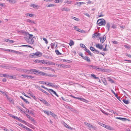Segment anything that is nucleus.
I'll return each instance as SVG.
<instances>
[{"label": "nucleus", "mask_w": 131, "mask_h": 131, "mask_svg": "<svg viewBox=\"0 0 131 131\" xmlns=\"http://www.w3.org/2000/svg\"><path fill=\"white\" fill-rule=\"evenodd\" d=\"M33 35L32 34H30L29 33L28 35L25 37H24V38L25 40L28 43L30 44H32L34 43V40L32 37Z\"/></svg>", "instance_id": "1"}, {"label": "nucleus", "mask_w": 131, "mask_h": 131, "mask_svg": "<svg viewBox=\"0 0 131 131\" xmlns=\"http://www.w3.org/2000/svg\"><path fill=\"white\" fill-rule=\"evenodd\" d=\"M42 55V53L39 52L37 51L36 53H33L30 54L29 57L31 58H35L36 57H40Z\"/></svg>", "instance_id": "2"}, {"label": "nucleus", "mask_w": 131, "mask_h": 131, "mask_svg": "<svg viewBox=\"0 0 131 131\" xmlns=\"http://www.w3.org/2000/svg\"><path fill=\"white\" fill-rule=\"evenodd\" d=\"M97 24L99 26H105L106 24V22L103 19H100L97 21Z\"/></svg>", "instance_id": "3"}, {"label": "nucleus", "mask_w": 131, "mask_h": 131, "mask_svg": "<svg viewBox=\"0 0 131 131\" xmlns=\"http://www.w3.org/2000/svg\"><path fill=\"white\" fill-rule=\"evenodd\" d=\"M36 71V69H31L29 70L27 69L26 73L31 74L34 72H35Z\"/></svg>", "instance_id": "4"}, {"label": "nucleus", "mask_w": 131, "mask_h": 131, "mask_svg": "<svg viewBox=\"0 0 131 131\" xmlns=\"http://www.w3.org/2000/svg\"><path fill=\"white\" fill-rule=\"evenodd\" d=\"M106 37L105 35H104L102 38L99 37L100 42L102 43H103L106 39Z\"/></svg>", "instance_id": "5"}, {"label": "nucleus", "mask_w": 131, "mask_h": 131, "mask_svg": "<svg viewBox=\"0 0 131 131\" xmlns=\"http://www.w3.org/2000/svg\"><path fill=\"white\" fill-rule=\"evenodd\" d=\"M57 66L59 67H62V68H68L69 67V66L64 65L63 64H56Z\"/></svg>", "instance_id": "6"}, {"label": "nucleus", "mask_w": 131, "mask_h": 131, "mask_svg": "<svg viewBox=\"0 0 131 131\" xmlns=\"http://www.w3.org/2000/svg\"><path fill=\"white\" fill-rule=\"evenodd\" d=\"M39 100L43 103L44 104H45L46 105L49 106L50 105L45 100L41 98Z\"/></svg>", "instance_id": "7"}, {"label": "nucleus", "mask_w": 131, "mask_h": 131, "mask_svg": "<svg viewBox=\"0 0 131 131\" xmlns=\"http://www.w3.org/2000/svg\"><path fill=\"white\" fill-rule=\"evenodd\" d=\"M35 72H36L37 73L39 74H40L42 75H46V73H45L42 71H40L39 70H38L36 69V71H35Z\"/></svg>", "instance_id": "8"}, {"label": "nucleus", "mask_w": 131, "mask_h": 131, "mask_svg": "<svg viewBox=\"0 0 131 131\" xmlns=\"http://www.w3.org/2000/svg\"><path fill=\"white\" fill-rule=\"evenodd\" d=\"M95 46L97 48L99 49L100 50H102L103 48V46L102 44L101 45L99 43H97L96 44Z\"/></svg>", "instance_id": "9"}, {"label": "nucleus", "mask_w": 131, "mask_h": 131, "mask_svg": "<svg viewBox=\"0 0 131 131\" xmlns=\"http://www.w3.org/2000/svg\"><path fill=\"white\" fill-rule=\"evenodd\" d=\"M19 32L20 33L22 34H23L24 35H25L24 37L27 36L28 35V34H29V33L28 32H26L23 30H21L20 31H19Z\"/></svg>", "instance_id": "10"}, {"label": "nucleus", "mask_w": 131, "mask_h": 131, "mask_svg": "<svg viewBox=\"0 0 131 131\" xmlns=\"http://www.w3.org/2000/svg\"><path fill=\"white\" fill-rule=\"evenodd\" d=\"M111 25V23L108 22L106 24V28L108 31H109L110 30V28Z\"/></svg>", "instance_id": "11"}, {"label": "nucleus", "mask_w": 131, "mask_h": 131, "mask_svg": "<svg viewBox=\"0 0 131 131\" xmlns=\"http://www.w3.org/2000/svg\"><path fill=\"white\" fill-rule=\"evenodd\" d=\"M93 69H96L98 71H103V70H102V69L99 68L98 66H93Z\"/></svg>", "instance_id": "12"}, {"label": "nucleus", "mask_w": 131, "mask_h": 131, "mask_svg": "<svg viewBox=\"0 0 131 131\" xmlns=\"http://www.w3.org/2000/svg\"><path fill=\"white\" fill-rule=\"evenodd\" d=\"M39 88V90H40V91H42V92L45 93L48 96H49V95L50 94L48 93L46 91H45V90H43L40 87H39V88Z\"/></svg>", "instance_id": "13"}, {"label": "nucleus", "mask_w": 131, "mask_h": 131, "mask_svg": "<svg viewBox=\"0 0 131 131\" xmlns=\"http://www.w3.org/2000/svg\"><path fill=\"white\" fill-rule=\"evenodd\" d=\"M111 91L115 95V96L120 101H121V100H120V97L119 96H118V95L115 93L112 90H111Z\"/></svg>", "instance_id": "14"}, {"label": "nucleus", "mask_w": 131, "mask_h": 131, "mask_svg": "<svg viewBox=\"0 0 131 131\" xmlns=\"http://www.w3.org/2000/svg\"><path fill=\"white\" fill-rule=\"evenodd\" d=\"M83 59H84L85 60H86L87 62H90V58L88 57H87L86 56H85L84 57Z\"/></svg>", "instance_id": "15"}, {"label": "nucleus", "mask_w": 131, "mask_h": 131, "mask_svg": "<svg viewBox=\"0 0 131 131\" xmlns=\"http://www.w3.org/2000/svg\"><path fill=\"white\" fill-rule=\"evenodd\" d=\"M20 97L26 103L28 104L29 103V102L26 99H24L22 96H20Z\"/></svg>", "instance_id": "16"}, {"label": "nucleus", "mask_w": 131, "mask_h": 131, "mask_svg": "<svg viewBox=\"0 0 131 131\" xmlns=\"http://www.w3.org/2000/svg\"><path fill=\"white\" fill-rule=\"evenodd\" d=\"M30 6L34 8H39V6L38 5H36L35 4H33L30 5Z\"/></svg>", "instance_id": "17"}, {"label": "nucleus", "mask_w": 131, "mask_h": 131, "mask_svg": "<svg viewBox=\"0 0 131 131\" xmlns=\"http://www.w3.org/2000/svg\"><path fill=\"white\" fill-rule=\"evenodd\" d=\"M123 101L124 103L126 104H128L129 103V102L128 101L125 99H123Z\"/></svg>", "instance_id": "18"}, {"label": "nucleus", "mask_w": 131, "mask_h": 131, "mask_svg": "<svg viewBox=\"0 0 131 131\" xmlns=\"http://www.w3.org/2000/svg\"><path fill=\"white\" fill-rule=\"evenodd\" d=\"M8 78H9L10 79H16V77L15 76H13L12 75H8Z\"/></svg>", "instance_id": "19"}, {"label": "nucleus", "mask_w": 131, "mask_h": 131, "mask_svg": "<svg viewBox=\"0 0 131 131\" xmlns=\"http://www.w3.org/2000/svg\"><path fill=\"white\" fill-rule=\"evenodd\" d=\"M116 119H120L121 120L124 121H125L126 119V118H121L120 117H116Z\"/></svg>", "instance_id": "20"}, {"label": "nucleus", "mask_w": 131, "mask_h": 131, "mask_svg": "<svg viewBox=\"0 0 131 131\" xmlns=\"http://www.w3.org/2000/svg\"><path fill=\"white\" fill-rule=\"evenodd\" d=\"M54 5L53 4H48L46 5V7H52L54 6Z\"/></svg>", "instance_id": "21"}, {"label": "nucleus", "mask_w": 131, "mask_h": 131, "mask_svg": "<svg viewBox=\"0 0 131 131\" xmlns=\"http://www.w3.org/2000/svg\"><path fill=\"white\" fill-rule=\"evenodd\" d=\"M71 19H74L75 20H76L77 21L79 20L78 18L73 16H71Z\"/></svg>", "instance_id": "22"}, {"label": "nucleus", "mask_w": 131, "mask_h": 131, "mask_svg": "<svg viewBox=\"0 0 131 131\" xmlns=\"http://www.w3.org/2000/svg\"><path fill=\"white\" fill-rule=\"evenodd\" d=\"M91 76L92 77L94 78L95 79H99V78L98 77H96V76L94 74H91Z\"/></svg>", "instance_id": "23"}, {"label": "nucleus", "mask_w": 131, "mask_h": 131, "mask_svg": "<svg viewBox=\"0 0 131 131\" xmlns=\"http://www.w3.org/2000/svg\"><path fill=\"white\" fill-rule=\"evenodd\" d=\"M111 27L113 29H115L116 28V25L114 24L111 23Z\"/></svg>", "instance_id": "24"}, {"label": "nucleus", "mask_w": 131, "mask_h": 131, "mask_svg": "<svg viewBox=\"0 0 131 131\" xmlns=\"http://www.w3.org/2000/svg\"><path fill=\"white\" fill-rule=\"evenodd\" d=\"M17 120L20 122L23 123H26L25 121L21 119L18 118V119H17Z\"/></svg>", "instance_id": "25"}, {"label": "nucleus", "mask_w": 131, "mask_h": 131, "mask_svg": "<svg viewBox=\"0 0 131 131\" xmlns=\"http://www.w3.org/2000/svg\"><path fill=\"white\" fill-rule=\"evenodd\" d=\"M61 10L62 11H67L68 10H69L70 9L68 8H62L61 9Z\"/></svg>", "instance_id": "26"}, {"label": "nucleus", "mask_w": 131, "mask_h": 131, "mask_svg": "<svg viewBox=\"0 0 131 131\" xmlns=\"http://www.w3.org/2000/svg\"><path fill=\"white\" fill-rule=\"evenodd\" d=\"M35 111L33 110L32 109L30 110L29 113L31 114L34 115V113Z\"/></svg>", "instance_id": "27"}, {"label": "nucleus", "mask_w": 131, "mask_h": 131, "mask_svg": "<svg viewBox=\"0 0 131 131\" xmlns=\"http://www.w3.org/2000/svg\"><path fill=\"white\" fill-rule=\"evenodd\" d=\"M55 52L58 55H61L62 54V53L60 52L59 51L57 50H55Z\"/></svg>", "instance_id": "28"}, {"label": "nucleus", "mask_w": 131, "mask_h": 131, "mask_svg": "<svg viewBox=\"0 0 131 131\" xmlns=\"http://www.w3.org/2000/svg\"><path fill=\"white\" fill-rule=\"evenodd\" d=\"M64 126L65 127L69 129H71V127L70 126H68V125L65 123L64 124Z\"/></svg>", "instance_id": "29"}, {"label": "nucleus", "mask_w": 131, "mask_h": 131, "mask_svg": "<svg viewBox=\"0 0 131 131\" xmlns=\"http://www.w3.org/2000/svg\"><path fill=\"white\" fill-rule=\"evenodd\" d=\"M70 41V43H69V44L70 46H71L74 45V42L72 40H71Z\"/></svg>", "instance_id": "30"}, {"label": "nucleus", "mask_w": 131, "mask_h": 131, "mask_svg": "<svg viewBox=\"0 0 131 131\" xmlns=\"http://www.w3.org/2000/svg\"><path fill=\"white\" fill-rule=\"evenodd\" d=\"M27 21L28 22H29L30 23H34L35 24V23L34 21H32L31 20H30L29 19H28L27 20Z\"/></svg>", "instance_id": "31"}, {"label": "nucleus", "mask_w": 131, "mask_h": 131, "mask_svg": "<svg viewBox=\"0 0 131 131\" xmlns=\"http://www.w3.org/2000/svg\"><path fill=\"white\" fill-rule=\"evenodd\" d=\"M39 83L40 84H46V83H48V82H44L42 81H39Z\"/></svg>", "instance_id": "32"}, {"label": "nucleus", "mask_w": 131, "mask_h": 131, "mask_svg": "<svg viewBox=\"0 0 131 131\" xmlns=\"http://www.w3.org/2000/svg\"><path fill=\"white\" fill-rule=\"evenodd\" d=\"M16 68V70L19 71V72H23V69L18 68Z\"/></svg>", "instance_id": "33"}, {"label": "nucleus", "mask_w": 131, "mask_h": 131, "mask_svg": "<svg viewBox=\"0 0 131 131\" xmlns=\"http://www.w3.org/2000/svg\"><path fill=\"white\" fill-rule=\"evenodd\" d=\"M16 107L18 110L22 112L23 111V108H21L20 107L17 106H16Z\"/></svg>", "instance_id": "34"}, {"label": "nucleus", "mask_w": 131, "mask_h": 131, "mask_svg": "<svg viewBox=\"0 0 131 131\" xmlns=\"http://www.w3.org/2000/svg\"><path fill=\"white\" fill-rule=\"evenodd\" d=\"M108 81H110L111 83H113L114 82L113 80L110 78H108Z\"/></svg>", "instance_id": "35"}, {"label": "nucleus", "mask_w": 131, "mask_h": 131, "mask_svg": "<svg viewBox=\"0 0 131 131\" xmlns=\"http://www.w3.org/2000/svg\"><path fill=\"white\" fill-rule=\"evenodd\" d=\"M35 77L31 75H28V78L30 79H32L33 78H35Z\"/></svg>", "instance_id": "36"}, {"label": "nucleus", "mask_w": 131, "mask_h": 131, "mask_svg": "<svg viewBox=\"0 0 131 131\" xmlns=\"http://www.w3.org/2000/svg\"><path fill=\"white\" fill-rule=\"evenodd\" d=\"M80 101L85 102H87L88 101L87 100L83 98H81V99H80Z\"/></svg>", "instance_id": "37"}, {"label": "nucleus", "mask_w": 131, "mask_h": 131, "mask_svg": "<svg viewBox=\"0 0 131 131\" xmlns=\"http://www.w3.org/2000/svg\"><path fill=\"white\" fill-rule=\"evenodd\" d=\"M93 52L94 53L98 54L100 53L97 50L95 49L93 51Z\"/></svg>", "instance_id": "38"}, {"label": "nucleus", "mask_w": 131, "mask_h": 131, "mask_svg": "<svg viewBox=\"0 0 131 131\" xmlns=\"http://www.w3.org/2000/svg\"><path fill=\"white\" fill-rule=\"evenodd\" d=\"M43 69L44 70H50L51 68L47 67H44L43 68Z\"/></svg>", "instance_id": "39"}, {"label": "nucleus", "mask_w": 131, "mask_h": 131, "mask_svg": "<svg viewBox=\"0 0 131 131\" xmlns=\"http://www.w3.org/2000/svg\"><path fill=\"white\" fill-rule=\"evenodd\" d=\"M43 112L45 114H47L48 115H49V112L46 111V110H43Z\"/></svg>", "instance_id": "40"}, {"label": "nucleus", "mask_w": 131, "mask_h": 131, "mask_svg": "<svg viewBox=\"0 0 131 131\" xmlns=\"http://www.w3.org/2000/svg\"><path fill=\"white\" fill-rule=\"evenodd\" d=\"M28 75L26 74H22L21 76H23V77L25 78H27L28 77Z\"/></svg>", "instance_id": "41"}, {"label": "nucleus", "mask_w": 131, "mask_h": 131, "mask_svg": "<svg viewBox=\"0 0 131 131\" xmlns=\"http://www.w3.org/2000/svg\"><path fill=\"white\" fill-rule=\"evenodd\" d=\"M90 49L92 51H93L95 49L94 47L91 46L90 47Z\"/></svg>", "instance_id": "42"}, {"label": "nucleus", "mask_w": 131, "mask_h": 131, "mask_svg": "<svg viewBox=\"0 0 131 131\" xmlns=\"http://www.w3.org/2000/svg\"><path fill=\"white\" fill-rule=\"evenodd\" d=\"M53 84V83H49L48 84H47V85H49V86L52 87Z\"/></svg>", "instance_id": "43"}, {"label": "nucleus", "mask_w": 131, "mask_h": 131, "mask_svg": "<svg viewBox=\"0 0 131 131\" xmlns=\"http://www.w3.org/2000/svg\"><path fill=\"white\" fill-rule=\"evenodd\" d=\"M99 124H100V125L104 127H105L106 126V125L105 124H103L101 123H100V122H99Z\"/></svg>", "instance_id": "44"}, {"label": "nucleus", "mask_w": 131, "mask_h": 131, "mask_svg": "<svg viewBox=\"0 0 131 131\" xmlns=\"http://www.w3.org/2000/svg\"><path fill=\"white\" fill-rule=\"evenodd\" d=\"M6 97L7 98V100L9 101L10 102L12 101V100L10 98H9L8 96L6 95Z\"/></svg>", "instance_id": "45"}, {"label": "nucleus", "mask_w": 131, "mask_h": 131, "mask_svg": "<svg viewBox=\"0 0 131 131\" xmlns=\"http://www.w3.org/2000/svg\"><path fill=\"white\" fill-rule=\"evenodd\" d=\"M43 40L45 41V43L46 44H47L48 43V42L47 41V39L45 38H43Z\"/></svg>", "instance_id": "46"}, {"label": "nucleus", "mask_w": 131, "mask_h": 131, "mask_svg": "<svg viewBox=\"0 0 131 131\" xmlns=\"http://www.w3.org/2000/svg\"><path fill=\"white\" fill-rule=\"evenodd\" d=\"M102 81L104 84L105 85H106V82L105 80L104 79L103 80H102Z\"/></svg>", "instance_id": "47"}, {"label": "nucleus", "mask_w": 131, "mask_h": 131, "mask_svg": "<svg viewBox=\"0 0 131 131\" xmlns=\"http://www.w3.org/2000/svg\"><path fill=\"white\" fill-rule=\"evenodd\" d=\"M101 111L104 114H105V115H108V113H107V112H105V111H104V110H101Z\"/></svg>", "instance_id": "48"}, {"label": "nucleus", "mask_w": 131, "mask_h": 131, "mask_svg": "<svg viewBox=\"0 0 131 131\" xmlns=\"http://www.w3.org/2000/svg\"><path fill=\"white\" fill-rule=\"evenodd\" d=\"M87 52L91 56H92V54L91 52L89 50H88V51Z\"/></svg>", "instance_id": "49"}, {"label": "nucleus", "mask_w": 131, "mask_h": 131, "mask_svg": "<svg viewBox=\"0 0 131 131\" xmlns=\"http://www.w3.org/2000/svg\"><path fill=\"white\" fill-rule=\"evenodd\" d=\"M78 31L82 33H83L84 32L83 30H81L79 29Z\"/></svg>", "instance_id": "50"}, {"label": "nucleus", "mask_w": 131, "mask_h": 131, "mask_svg": "<svg viewBox=\"0 0 131 131\" xmlns=\"http://www.w3.org/2000/svg\"><path fill=\"white\" fill-rule=\"evenodd\" d=\"M12 117V118H14L16 119L17 120L18 119V117H17L16 116H15L14 115H13Z\"/></svg>", "instance_id": "51"}, {"label": "nucleus", "mask_w": 131, "mask_h": 131, "mask_svg": "<svg viewBox=\"0 0 131 131\" xmlns=\"http://www.w3.org/2000/svg\"><path fill=\"white\" fill-rule=\"evenodd\" d=\"M73 28L75 29V30H76L77 31H78L79 29L78 28L77 26H74L73 27Z\"/></svg>", "instance_id": "52"}, {"label": "nucleus", "mask_w": 131, "mask_h": 131, "mask_svg": "<svg viewBox=\"0 0 131 131\" xmlns=\"http://www.w3.org/2000/svg\"><path fill=\"white\" fill-rule=\"evenodd\" d=\"M79 56H81L82 58L83 59L84 57L83 56V54L82 53L80 52L79 53Z\"/></svg>", "instance_id": "53"}, {"label": "nucleus", "mask_w": 131, "mask_h": 131, "mask_svg": "<svg viewBox=\"0 0 131 131\" xmlns=\"http://www.w3.org/2000/svg\"><path fill=\"white\" fill-rule=\"evenodd\" d=\"M79 4H78L77 5L79 6H81V5L82 4H84V3L83 2H79Z\"/></svg>", "instance_id": "54"}, {"label": "nucleus", "mask_w": 131, "mask_h": 131, "mask_svg": "<svg viewBox=\"0 0 131 131\" xmlns=\"http://www.w3.org/2000/svg\"><path fill=\"white\" fill-rule=\"evenodd\" d=\"M80 46L81 47H83V48H86V47L85 46V45H84L83 44H80Z\"/></svg>", "instance_id": "55"}, {"label": "nucleus", "mask_w": 131, "mask_h": 131, "mask_svg": "<svg viewBox=\"0 0 131 131\" xmlns=\"http://www.w3.org/2000/svg\"><path fill=\"white\" fill-rule=\"evenodd\" d=\"M52 87L54 88H58L59 86L56 85H53Z\"/></svg>", "instance_id": "56"}, {"label": "nucleus", "mask_w": 131, "mask_h": 131, "mask_svg": "<svg viewBox=\"0 0 131 131\" xmlns=\"http://www.w3.org/2000/svg\"><path fill=\"white\" fill-rule=\"evenodd\" d=\"M112 42L114 44H118V42L115 40L112 41Z\"/></svg>", "instance_id": "57"}, {"label": "nucleus", "mask_w": 131, "mask_h": 131, "mask_svg": "<svg viewBox=\"0 0 131 131\" xmlns=\"http://www.w3.org/2000/svg\"><path fill=\"white\" fill-rule=\"evenodd\" d=\"M92 125L91 124H90V123H89L88 124V125L87 126L90 128H92Z\"/></svg>", "instance_id": "58"}, {"label": "nucleus", "mask_w": 131, "mask_h": 131, "mask_svg": "<svg viewBox=\"0 0 131 131\" xmlns=\"http://www.w3.org/2000/svg\"><path fill=\"white\" fill-rule=\"evenodd\" d=\"M92 37L93 38H96V37L95 33L93 34L92 35Z\"/></svg>", "instance_id": "59"}, {"label": "nucleus", "mask_w": 131, "mask_h": 131, "mask_svg": "<svg viewBox=\"0 0 131 131\" xmlns=\"http://www.w3.org/2000/svg\"><path fill=\"white\" fill-rule=\"evenodd\" d=\"M23 47H30L31 48H32V47L30 45H23L21 46Z\"/></svg>", "instance_id": "60"}, {"label": "nucleus", "mask_w": 131, "mask_h": 131, "mask_svg": "<svg viewBox=\"0 0 131 131\" xmlns=\"http://www.w3.org/2000/svg\"><path fill=\"white\" fill-rule=\"evenodd\" d=\"M95 34L96 35V37H97V36H100L101 35V34L100 33H95Z\"/></svg>", "instance_id": "61"}, {"label": "nucleus", "mask_w": 131, "mask_h": 131, "mask_svg": "<svg viewBox=\"0 0 131 131\" xmlns=\"http://www.w3.org/2000/svg\"><path fill=\"white\" fill-rule=\"evenodd\" d=\"M3 77L8 78V76L9 75H8L6 74H3Z\"/></svg>", "instance_id": "62"}, {"label": "nucleus", "mask_w": 131, "mask_h": 131, "mask_svg": "<svg viewBox=\"0 0 131 131\" xmlns=\"http://www.w3.org/2000/svg\"><path fill=\"white\" fill-rule=\"evenodd\" d=\"M65 107L66 108L69 109L70 110V109L71 107L67 105L65 106Z\"/></svg>", "instance_id": "63"}, {"label": "nucleus", "mask_w": 131, "mask_h": 131, "mask_svg": "<svg viewBox=\"0 0 131 131\" xmlns=\"http://www.w3.org/2000/svg\"><path fill=\"white\" fill-rule=\"evenodd\" d=\"M51 115L54 118H55L56 117V115L53 113L51 114Z\"/></svg>", "instance_id": "64"}]
</instances>
